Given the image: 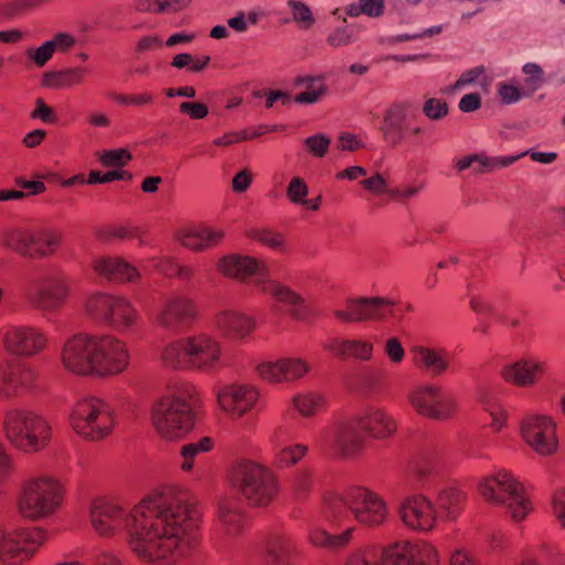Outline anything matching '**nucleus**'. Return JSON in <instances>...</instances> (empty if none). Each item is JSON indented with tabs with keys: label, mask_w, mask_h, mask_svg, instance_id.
Here are the masks:
<instances>
[{
	"label": "nucleus",
	"mask_w": 565,
	"mask_h": 565,
	"mask_svg": "<svg viewBox=\"0 0 565 565\" xmlns=\"http://www.w3.org/2000/svg\"><path fill=\"white\" fill-rule=\"evenodd\" d=\"M409 355L414 366L430 377H439L451 369L450 353L443 347L414 344Z\"/></svg>",
	"instance_id": "b1692460"
},
{
	"label": "nucleus",
	"mask_w": 565,
	"mask_h": 565,
	"mask_svg": "<svg viewBox=\"0 0 565 565\" xmlns=\"http://www.w3.org/2000/svg\"><path fill=\"white\" fill-rule=\"evenodd\" d=\"M418 414L436 420H446L457 409L455 396L443 386L434 383L417 387L409 397Z\"/></svg>",
	"instance_id": "a211bd4d"
},
{
	"label": "nucleus",
	"mask_w": 565,
	"mask_h": 565,
	"mask_svg": "<svg viewBox=\"0 0 565 565\" xmlns=\"http://www.w3.org/2000/svg\"><path fill=\"white\" fill-rule=\"evenodd\" d=\"M89 521L102 536L126 532L131 552L150 565H177L195 545L196 511L172 491L152 493L131 509L95 500Z\"/></svg>",
	"instance_id": "f257e3e1"
},
{
	"label": "nucleus",
	"mask_w": 565,
	"mask_h": 565,
	"mask_svg": "<svg viewBox=\"0 0 565 565\" xmlns=\"http://www.w3.org/2000/svg\"><path fill=\"white\" fill-rule=\"evenodd\" d=\"M84 308L93 320L107 323L119 331L130 329L138 318L137 310L128 299L104 292L88 296Z\"/></svg>",
	"instance_id": "ddd939ff"
},
{
	"label": "nucleus",
	"mask_w": 565,
	"mask_h": 565,
	"mask_svg": "<svg viewBox=\"0 0 565 565\" xmlns=\"http://www.w3.org/2000/svg\"><path fill=\"white\" fill-rule=\"evenodd\" d=\"M192 397L193 388L190 385L175 386L154 405L152 423L162 438L175 440L193 428Z\"/></svg>",
	"instance_id": "0eeeda50"
},
{
	"label": "nucleus",
	"mask_w": 565,
	"mask_h": 565,
	"mask_svg": "<svg viewBox=\"0 0 565 565\" xmlns=\"http://www.w3.org/2000/svg\"><path fill=\"white\" fill-rule=\"evenodd\" d=\"M4 244L24 257H47L61 244V235L49 227H15L6 233Z\"/></svg>",
	"instance_id": "2eb2a0df"
},
{
	"label": "nucleus",
	"mask_w": 565,
	"mask_h": 565,
	"mask_svg": "<svg viewBox=\"0 0 565 565\" xmlns=\"http://www.w3.org/2000/svg\"><path fill=\"white\" fill-rule=\"evenodd\" d=\"M498 94L502 103L507 105L518 103L522 97V94L516 86L504 82L499 84Z\"/></svg>",
	"instance_id": "69168bd1"
},
{
	"label": "nucleus",
	"mask_w": 565,
	"mask_h": 565,
	"mask_svg": "<svg viewBox=\"0 0 565 565\" xmlns=\"http://www.w3.org/2000/svg\"><path fill=\"white\" fill-rule=\"evenodd\" d=\"M296 551L290 537L276 535L268 540L260 558L264 565H290Z\"/></svg>",
	"instance_id": "2f4dec72"
},
{
	"label": "nucleus",
	"mask_w": 565,
	"mask_h": 565,
	"mask_svg": "<svg viewBox=\"0 0 565 565\" xmlns=\"http://www.w3.org/2000/svg\"><path fill=\"white\" fill-rule=\"evenodd\" d=\"M380 565H413L411 542H396L379 552Z\"/></svg>",
	"instance_id": "58836bf2"
},
{
	"label": "nucleus",
	"mask_w": 565,
	"mask_h": 565,
	"mask_svg": "<svg viewBox=\"0 0 565 565\" xmlns=\"http://www.w3.org/2000/svg\"><path fill=\"white\" fill-rule=\"evenodd\" d=\"M7 383L14 395L32 387L36 374L30 365L21 363L7 369Z\"/></svg>",
	"instance_id": "4c0bfd02"
},
{
	"label": "nucleus",
	"mask_w": 565,
	"mask_h": 565,
	"mask_svg": "<svg viewBox=\"0 0 565 565\" xmlns=\"http://www.w3.org/2000/svg\"><path fill=\"white\" fill-rule=\"evenodd\" d=\"M382 128L407 134V105L405 103H395L390 106L384 113Z\"/></svg>",
	"instance_id": "37998d69"
},
{
	"label": "nucleus",
	"mask_w": 565,
	"mask_h": 565,
	"mask_svg": "<svg viewBox=\"0 0 565 565\" xmlns=\"http://www.w3.org/2000/svg\"><path fill=\"white\" fill-rule=\"evenodd\" d=\"M395 419L383 408L370 406L353 420L327 433L326 443L343 456H352L365 445V437L385 440L394 435Z\"/></svg>",
	"instance_id": "20e7f679"
},
{
	"label": "nucleus",
	"mask_w": 565,
	"mask_h": 565,
	"mask_svg": "<svg viewBox=\"0 0 565 565\" xmlns=\"http://www.w3.org/2000/svg\"><path fill=\"white\" fill-rule=\"evenodd\" d=\"M392 306V301L379 297L349 299L345 308L334 310V316L343 322L383 319Z\"/></svg>",
	"instance_id": "4be33fe9"
},
{
	"label": "nucleus",
	"mask_w": 565,
	"mask_h": 565,
	"mask_svg": "<svg viewBox=\"0 0 565 565\" xmlns=\"http://www.w3.org/2000/svg\"><path fill=\"white\" fill-rule=\"evenodd\" d=\"M45 540V532L39 527L0 530V562L20 565L32 557Z\"/></svg>",
	"instance_id": "dca6fc26"
},
{
	"label": "nucleus",
	"mask_w": 565,
	"mask_h": 565,
	"mask_svg": "<svg viewBox=\"0 0 565 565\" xmlns=\"http://www.w3.org/2000/svg\"><path fill=\"white\" fill-rule=\"evenodd\" d=\"M294 87L305 89L295 96V102L298 104H315L327 92V86L323 84L321 76L297 77Z\"/></svg>",
	"instance_id": "f704fd0d"
},
{
	"label": "nucleus",
	"mask_w": 565,
	"mask_h": 565,
	"mask_svg": "<svg viewBox=\"0 0 565 565\" xmlns=\"http://www.w3.org/2000/svg\"><path fill=\"white\" fill-rule=\"evenodd\" d=\"M322 518L333 525H344L352 520L367 525L382 524L387 516L386 503L373 491L355 487L343 494L329 493L323 498Z\"/></svg>",
	"instance_id": "7ed1b4c3"
},
{
	"label": "nucleus",
	"mask_w": 565,
	"mask_h": 565,
	"mask_svg": "<svg viewBox=\"0 0 565 565\" xmlns=\"http://www.w3.org/2000/svg\"><path fill=\"white\" fill-rule=\"evenodd\" d=\"M310 365L300 358L289 356L277 361H265L256 366L257 374L271 383L291 382L303 377Z\"/></svg>",
	"instance_id": "a878e982"
},
{
	"label": "nucleus",
	"mask_w": 565,
	"mask_h": 565,
	"mask_svg": "<svg viewBox=\"0 0 565 565\" xmlns=\"http://www.w3.org/2000/svg\"><path fill=\"white\" fill-rule=\"evenodd\" d=\"M324 349L341 359H354L362 362L371 361L374 344L364 338H333L324 344Z\"/></svg>",
	"instance_id": "c85d7f7f"
},
{
	"label": "nucleus",
	"mask_w": 565,
	"mask_h": 565,
	"mask_svg": "<svg viewBox=\"0 0 565 565\" xmlns=\"http://www.w3.org/2000/svg\"><path fill=\"white\" fill-rule=\"evenodd\" d=\"M523 440L537 454L548 456L556 450L554 420L544 415H527L520 424Z\"/></svg>",
	"instance_id": "6ab92c4d"
},
{
	"label": "nucleus",
	"mask_w": 565,
	"mask_h": 565,
	"mask_svg": "<svg viewBox=\"0 0 565 565\" xmlns=\"http://www.w3.org/2000/svg\"><path fill=\"white\" fill-rule=\"evenodd\" d=\"M90 267L96 275L116 282L134 284L140 279L138 268L121 257L93 256Z\"/></svg>",
	"instance_id": "bb28decb"
},
{
	"label": "nucleus",
	"mask_w": 565,
	"mask_h": 565,
	"mask_svg": "<svg viewBox=\"0 0 565 565\" xmlns=\"http://www.w3.org/2000/svg\"><path fill=\"white\" fill-rule=\"evenodd\" d=\"M217 268L225 276L239 280L255 277V284L260 290L286 306L292 318L301 321L308 320L310 308L305 299L288 287L268 279L266 268L258 259L250 256L228 255L218 260Z\"/></svg>",
	"instance_id": "39448f33"
},
{
	"label": "nucleus",
	"mask_w": 565,
	"mask_h": 565,
	"mask_svg": "<svg viewBox=\"0 0 565 565\" xmlns=\"http://www.w3.org/2000/svg\"><path fill=\"white\" fill-rule=\"evenodd\" d=\"M552 509L556 520L565 527V490L555 492L552 499Z\"/></svg>",
	"instance_id": "774afa93"
},
{
	"label": "nucleus",
	"mask_w": 565,
	"mask_h": 565,
	"mask_svg": "<svg viewBox=\"0 0 565 565\" xmlns=\"http://www.w3.org/2000/svg\"><path fill=\"white\" fill-rule=\"evenodd\" d=\"M247 236L278 253H288V245L282 234L269 228H250Z\"/></svg>",
	"instance_id": "a18cd8bd"
},
{
	"label": "nucleus",
	"mask_w": 565,
	"mask_h": 565,
	"mask_svg": "<svg viewBox=\"0 0 565 565\" xmlns=\"http://www.w3.org/2000/svg\"><path fill=\"white\" fill-rule=\"evenodd\" d=\"M484 66H476L463 72L454 85L444 89V93L451 94L457 90L465 89L472 85L479 84L483 89H487L490 81L484 76Z\"/></svg>",
	"instance_id": "c03bdc74"
},
{
	"label": "nucleus",
	"mask_w": 565,
	"mask_h": 565,
	"mask_svg": "<svg viewBox=\"0 0 565 565\" xmlns=\"http://www.w3.org/2000/svg\"><path fill=\"white\" fill-rule=\"evenodd\" d=\"M150 265L166 276H174L178 263L169 256H157L149 259Z\"/></svg>",
	"instance_id": "680f3d73"
},
{
	"label": "nucleus",
	"mask_w": 565,
	"mask_h": 565,
	"mask_svg": "<svg viewBox=\"0 0 565 565\" xmlns=\"http://www.w3.org/2000/svg\"><path fill=\"white\" fill-rule=\"evenodd\" d=\"M384 10L383 0H359L356 3H351L347 8V13L350 17H358L365 14L367 17H379Z\"/></svg>",
	"instance_id": "8fccbe9b"
},
{
	"label": "nucleus",
	"mask_w": 565,
	"mask_h": 565,
	"mask_svg": "<svg viewBox=\"0 0 565 565\" xmlns=\"http://www.w3.org/2000/svg\"><path fill=\"white\" fill-rule=\"evenodd\" d=\"M214 326L228 341L242 342L256 329V320L243 311L227 308L215 315Z\"/></svg>",
	"instance_id": "393cba45"
},
{
	"label": "nucleus",
	"mask_w": 565,
	"mask_h": 565,
	"mask_svg": "<svg viewBox=\"0 0 565 565\" xmlns=\"http://www.w3.org/2000/svg\"><path fill=\"white\" fill-rule=\"evenodd\" d=\"M49 0H7L0 3V21H11L25 15Z\"/></svg>",
	"instance_id": "a19ab883"
},
{
	"label": "nucleus",
	"mask_w": 565,
	"mask_h": 565,
	"mask_svg": "<svg viewBox=\"0 0 565 565\" xmlns=\"http://www.w3.org/2000/svg\"><path fill=\"white\" fill-rule=\"evenodd\" d=\"M436 470L437 466L431 461V459L423 458L417 462L415 473L418 480L425 484L430 477H434Z\"/></svg>",
	"instance_id": "338daca9"
},
{
	"label": "nucleus",
	"mask_w": 565,
	"mask_h": 565,
	"mask_svg": "<svg viewBox=\"0 0 565 565\" xmlns=\"http://www.w3.org/2000/svg\"><path fill=\"white\" fill-rule=\"evenodd\" d=\"M268 11L262 6H254L248 11H239L227 20V25L237 33H245L250 25H257L268 17Z\"/></svg>",
	"instance_id": "ea45409f"
},
{
	"label": "nucleus",
	"mask_w": 565,
	"mask_h": 565,
	"mask_svg": "<svg viewBox=\"0 0 565 565\" xmlns=\"http://www.w3.org/2000/svg\"><path fill=\"white\" fill-rule=\"evenodd\" d=\"M285 431L282 428L276 430L270 437V444L275 451V458L279 465L291 466L297 463L307 452V447L302 444L287 446L284 440Z\"/></svg>",
	"instance_id": "72a5a7b5"
},
{
	"label": "nucleus",
	"mask_w": 565,
	"mask_h": 565,
	"mask_svg": "<svg viewBox=\"0 0 565 565\" xmlns=\"http://www.w3.org/2000/svg\"><path fill=\"white\" fill-rule=\"evenodd\" d=\"M230 480L248 504L254 507L268 505L278 490L274 472L268 467L249 459L238 460L233 466Z\"/></svg>",
	"instance_id": "6e6552de"
},
{
	"label": "nucleus",
	"mask_w": 565,
	"mask_h": 565,
	"mask_svg": "<svg viewBox=\"0 0 565 565\" xmlns=\"http://www.w3.org/2000/svg\"><path fill=\"white\" fill-rule=\"evenodd\" d=\"M130 159L131 154L126 149L104 151L99 158L100 162L106 167H124Z\"/></svg>",
	"instance_id": "4d7b16f0"
},
{
	"label": "nucleus",
	"mask_w": 565,
	"mask_h": 565,
	"mask_svg": "<svg viewBox=\"0 0 565 565\" xmlns=\"http://www.w3.org/2000/svg\"><path fill=\"white\" fill-rule=\"evenodd\" d=\"M544 364L534 360H519L505 365L502 377L518 386H532L536 383L539 375L543 373Z\"/></svg>",
	"instance_id": "7c9ffc66"
},
{
	"label": "nucleus",
	"mask_w": 565,
	"mask_h": 565,
	"mask_svg": "<svg viewBox=\"0 0 565 565\" xmlns=\"http://www.w3.org/2000/svg\"><path fill=\"white\" fill-rule=\"evenodd\" d=\"M70 420L78 435L89 440H100L113 429V408L103 399L84 398L74 406Z\"/></svg>",
	"instance_id": "f8f14e48"
},
{
	"label": "nucleus",
	"mask_w": 565,
	"mask_h": 565,
	"mask_svg": "<svg viewBox=\"0 0 565 565\" xmlns=\"http://www.w3.org/2000/svg\"><path fill=\"white\" fill-rule=\"evenodd\" d=\"M4 431L13 446L25 452L41 450L51 438V428L47 422L24 409L8 412L4 419Z\"/></svg>",
	"instance_id": "9d476101"
},
{
	"label": "nucleus",
	"mask_w": 565,
	"mask_h": 565,
	"mask_svg": "<svg viewBox=\"0 0 565 565\" xmlns=\"http://www.w3.org/2000/svg\"><path fill=\"white\" fill-rule=\"evenodd\" d=\"M308 192L307 184L299 177L292 178L287 188V196L295 204H301L306 200Z\"/></svg>",
	"instance_id": "bf43d9fd"
},
{
	"label": "nucleus",
	"mask_w": 565,
	"mask_h": 565,
	"mask_svg": "<svg viewBox=\"0 0 565 565\" xmlns=\"http://www.w3.org/2000/svg\"><path fill=\"white\" fill-rule=\"evenodd\" d=\"M198 318L194 301L182 294L166 296L158 303L154 319L164 330L180 333L189 329Z\"/></svg>",
	"instance_id": "f3484780"
},
{
	"label": "nucleus",
	"mask_w": 565,
	"mask_h": 565,
	"mask_svg": "<svg viewBox=\"0 0 565 565\" xmlns=\"http://www.w3.org/2000/svg\"><path fill=\"white\" fill-rule=\"evenodd\" d=\"M411 558L413 565H438L439 563L436 550L425 542H411Z\"/></svg>",
	"instance_id": "49530a36"
},
{
	"label": "nucleus",
	"mask_w": 565,
	"mask_h": 565,
	"mask_svg": "<svg viewBox=\"0 0 565 565\" xmlns=\"http://www.w3.org/2000/svg\"><path fill=\"white\" fill-rule=\"evenodd\" d=\"M75 45V38H53L46 41L38 49H30L28 56L34 61L38 66H44L45 63L52 57L54 51L66 52Z\"/></svg>",
	"instance_id": "e433bc0d"
},
{
	"label": "nucleus",
	"mask_w": 565,
	"mask_h": 565,
	"mask_svg": "<svg viewBox=\"0 0 565 565\" xmlns=\"http://www.w3.org/2000/svg\"><path fill=\"white\" fill-rule=\"evenodd\" d=\"M163 363L172 369L214 371L222 361V343L212 334L200 332L169 343L161 353Z\"/></svg>",
	"instance_id": "423d86ee"
},
{
	"label": "nucleus",
	"mask_w": 565,
	"mask_h": 565,
	"mask_svg": "<svg viewBox=\"0 0 565 565\" xmlns=\"http://www.w3.org/2000/svg\"><path fill=\"white\" fill-rule=\"evenodd\" d=\"M129 358L126 344L110 335L77 334L62 350L64 366L79 375H117L127 369Z\"/></svg>",
	"instance_id": "f03ea898"
},
{
	"label": "nucleus",
	"mask_w": 565,
	"mask_h": 565,
	"mask_svg": "<svg viewBox=\"0 0 565 565\" xmlns=\"http://www.w3.org/2000/svg\"><path fill=\"white\" fill-rule=\"evenodd\" d=\"M463 493L456 488H447L439 492L437 503L441 512L448 519H455L462 510Z\"/></svg>",
	"instance_id": "79ce46f5"
},
{
	"label": "nucleus",
	"mask_w": 565,
	"mask_h": 565,
	"mask_svg": "<svg viewBox=\"0 0 565 565\" xmlns=\"http://www.w3.org/2000/svg\"><path fill=\"white\" fill-rule=\"evenodd\" d=\"M448 104L440 98L430 97L423 104V114L429 120L439 121L448 115Z\"/></svg>",
	"instance_id": "3c124183"
},
{
	"label": "nucleus",
	"mask_w": 565,
	"mask_h": 565,
	"mask_svg": "<svg viewBox=\"0 0 565 565\" xmlns=\"http://www.w3.org/2000/svg\"><path fill=\"white\" fill-rule=\"evenodd\" d=\"M245 524L241 502L236 498H225L220 502L217 512V531L225 536L238 534Z\"/></svg>",
	"instance_id": "c756f323"
},
{
	"label": "nucleus",
	"mask_w": 565,
	"mask_h": 565,
	"mask_svg": "<svg viewBox=\"0 0 565 565\" xmlns=\"http://www.w3.org/2000/svg\"><path fill=\"white\" fill-rule=\"evenodd\" d=\"M292 404L302 416L309 417L322 405V397L317 393H300L292 398Z\"/></svg>",
	"instance_id": "de8ad7c7"
},
{
	"label": "nucleus",
	"mask_w": 565,
	"mask_h": 565,
	"mask_svg": "<svg viewBox=\"0 0 565 565\" xmlns=\"http://www.w3.org/2000/svg\"><path fill=\"white\" fill-rule=\"evenodd\" d=\"M345 565H380L379 552L374 548H365L353 552Z\"/></svg>",
	"instance_id": "5fc2aeb1"
},
{
	"label": "nucleus",
	"mask_w": 565,
	"mask_h": 565,
	"mask_svg": "<svg viewBox=\"0 0 565 565\" xmlns=\"http://www.w3.org/2000/svg\"><path fill=\"white\" fill-rule=\"evenodd\" d=\"M63 499L61 483L51 477H39L25 483L18 501L19 512L26 519L41 520L56 512Z\"/></svg>",
	"instance_id": "9b49d317"
},
{
	"label": "nucleus",
	"mask_w": 565,
	"mask_h": 565,
	"mask_svg": "<svg viewBox=\"0 0 565 565\" xmlns=\"http://www.w3.org/2000/svg\"><path fill=\"white\" fill-rule=\"evenodd\" d=\"M218 406L232 418H239L256 404L259 392L250 384H227L216 390Z\"/></svg>",
	"instance_id": "412c9836"
},
{
	"label": "nucleus",
	"mask_w": 565,
	"mask_h": 565,
	"mask_svg": "<svg viewBox=\"0 0 565 565\" xmlns=\"http://www.w3.org/2000/svg\"><path fill=\"white\" fill-rule=\"evenodd\" d=\"M398 515L407 527L422 532L430 531L437 520L435 504L419 493L409 494L401 501Z\"/></svg>",
	"instance_id": "aec40b11"
},
{
	"label": "nucleus",
	"mask_w": 565,
	"mask_h": 565,
	"mask_svg": "<svg viewBox=\"0 0 565 565\" xmlns=\"http://www.w3.org/2000/svg\"><path fill=\"white\" fill-rule=\"evenodd\" d=\"M354 530V526L349 525L343 533L332 535L319 525H311L308 530V541L316 547L338 551L349 544Z\"/></svg>",
	"instance_id": "473e14b6"
},
{
	"label": "nucleus",
	"mask_w": 565,
	"mask_h": 565,
	"mask_svg": "<svg viewBox=\"0 0 565 565\" xmlns=\"http://www.w3.org/2000/svg\"><path fill=\"white\" fill-rule=\"evenodd\" d=\"M384 352L393 364H399L405 358V350L396 337H392L384 342Z\"/></svg>",
	"instance_id": "052dcab7"
},
{
	"label": "nucleus",
	"mask_w": 565,
	"mask_h": 565,
	"mask_svg": "<svg viewBox=\"0 0 565 565\" xmlns=\"http://www.w3.org/2000/svg\"><path fill=\"white\" fill-rule=\"evenodd\" d=\"M6 351L15 355L31 356L39 353L46 344L44 333L29 326H14L3 335Z\"/></svg>",
	"instance_id": "5701e85b"
},
{
	"label": "nucleus",
	"mask_w": 565,
	"mask_h": 565,
	"mask_svg": "<svg viewBox=\"0 0 565 565\" xmlns=\"http://www.w3.org/2000/svg\"><path fill=\"white\" fill-rule=\"evenodd\" d=\"M85 70L79 67L66 68L58 72H46L43 85L53 89L70 88L83 82Z\"/></svg>",
	"instance_id": "c9c22d12"
},
{
	"label": "nucleus",
	"mask_w": 565,
	"mask_h": 565,
	"mask_svg": "<svg viewBox=\"0 0 565 565\" xmlns=\"http://www.w3.org/2000/svg\"><path fill=\"white\" fill-rule=\"evenodd\" d=\"M222 228L211 226H190L175 232L174 238L184 247L202 252L217 246L224 238Z\"/></svg>",
	"instance_id": "cd10ccee"
},
{
	"label": "nucleus",
	"mask_w": 565,
	"mask_h": 565,
	"mask_svg": "<svg viewBox=\"0 0 565 565\" xmlns=\"http://www.w3.org/2000/svg\"><path fill=\"white\" fill-rule=\"evenodd\" d=\"M23 292L35 309L49 315L63 306L70 294V285L63 275H34L25 280Z\"/></svg>",
	"instance_id": "4468645a"
},
{
	"label": "nucleus",
	"mask_w": 565,
	"mask_h": 565,
	"mask_svg": "<svg viewBox=\"0 0 565 565\" xmlns=\"http://www.w3.org/2000/svg\"><path fill=\"white\" fill-rule=\"evenodd\" d=\"M478 491L487 502L504 508L514 521L524 520L531 511L522 484L508 470L480 479Z\"/></svg>",
	"instance_id": "1a4fd4ad"
},
{
	"label": "nucleus",
	"mask_w": 565,
	"mask_h": 565,
	"mask_svg": "<svg viewBox=\"0 0 565 565\" xmlns=\"http://www.w3.org/2000/svg\"><path fill=\"white\" fill-rule=\"evenodd\" d=\"M191 0H157V14H173L189 7Z\"/></svg>",
	"instance_id": "e2e57ef3"
},
{
	"label": "nucleus",
	"mask_w": 565,
	"mask_h": 565,
	"mask_svg": "<svg viewBox=\"0 0 565 565\" xmlns=\"http://www.w3.org/2000/svg\"><path fill=\"white\" fill-rule=\"evenodd\" d=\"M330 143L331 139L322 134L313 135L305 140V146L315 157L318 158L324 157V154L328 152Z\"/></svg>",
	"instance_id": "6e6d98bb"
},
{
	"label": "nucleus",
	"mask_w": 565,
	"mask_h": 565,
	"mask_svg": "<svg viewBox=\"0 0 565 565\" xmlns=\"http://www.w3.org/2000/svg\"><path fill=\"white\" fill-rule=\"evenodd\" d=\"M522 71L525 75H527L525 79V84L530 88V94L534 93L542 86L544 71L536 63H526L523 65Z\"/></svg>",
	"instance_id": "864d4df0"
},
{
	"label": "nucleus",
	"mask_w": 565,
	"mask_h": 565,
	"mask_svg": "<svg viewBox=\"0 0 565 565\" xmlns=\"http://www.w3.org/2000/svg\"><path fill=\"white\" fill-rule=\"evenodd\" d=\"M361 184L364 188V190L375 193V194H381V193L388 194V191L391 190V189H387V183H386L385 179L380 173H375L371 178L362 180Z\"/></svg>",
	"instance_id": "0e129e2a"
},
{
	"label": "nucleus",
	"mask_w": 565,
	"mask_h": 565,
	"mask_svg": "<svg viewBox=\"0 0 565 565\" xmlns=\"http://www.w3.org/2000/svg\"><path fill=\"white\" fill-rule=\"evenodd\" d=\"M179 467L182 472L191 473L192 480L196 483H203L205 481V471L200 465L188 454L180 448Z\"/></svg>",
	"instance_id": "603ef678"
},
{
	"label": "nucleus",
	"mask_w": 565,
	"mask_h": 565,
	"mask_svg": "<svg viewBox=\"0 0 565 565\" xmlns=\"http://www.w3.org/2000/svg\"><path fill=\"white\" fill-rule=\"evenodd\" d=\"M287 6L291 10L295 22L299 24L302 31H307L313 25L315 18L306 3L298 0H288Z\"/></svg>",
	"instance_id": "09e8293b"
},
{
	"label": "nucleus",
	"mask_w": 565,
	"mask_h": 565,
	"mask_svg": "<svg viewBox=\"0 0 565 565\" xmlns=\"http://www.w3.org/2000/svg\"><path fill=\"white\" fill-rule=\"evenodd\" d=\"M212 447L213 440L210 437H203L196 441L188 443L181 446L188 456L192 457L198 463L200 457L210 451Z\"/></svg>",
	"instance_id": "13d9d810"
}]
</instances>
